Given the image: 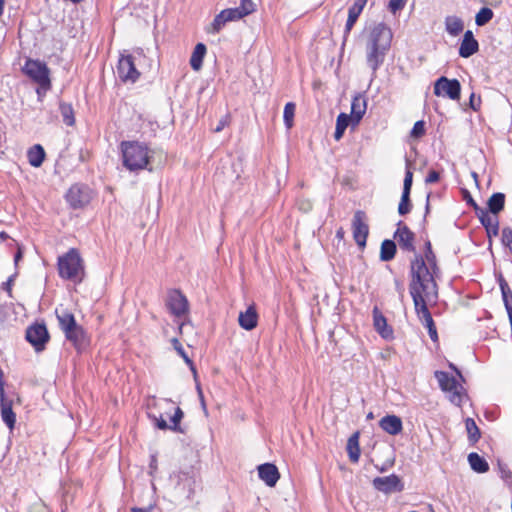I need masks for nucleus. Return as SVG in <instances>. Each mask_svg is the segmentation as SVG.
Returning a JSON list of instances; mask_svg holds the SVG:
<instances>
[{
    "instance_id": "obj_1",
    "label": "nucleus",
    "mask_w": 512,
    "mask_h": 512,
    "mask_svg": "<svg viewBox=\"0 0 512 512\" xmlns=\"http://www.w3.org/2000/svg\"><path fill=\"white\" fill-rule=\"evenodd\" d=\"M422 254L415 253L410 261L409 293L413 302L438 300V284L436 278L441 274L440 267H432L424 263Z\"/></svg>"
},
{
    "instance_id": "obj_2",
    "label": "nucleus",
    "mask_w": 512,
    "mask_h": 512,
    "mask_svg": "<svg viewBox=\"0 0 512 512\" xmlns=\"http://www.w3.org/2000/svg\"><path fill=\"white\" fill-rule=\"evenodd\" d=\"M393 33L384 23L376 24L370 31L366 44V62L372 70V77L384 63L387 52L391 47Z\"/></svg>"
},
{
    "instance_id": "obj_3",
    "label": "nucleus",
    "mask_w": 512,
    "mask_h": 512,
    "mask_svg": "<svg viewBox=\"0 0 512 512\" xmlns=\"http://www.w3.org/2000/svg\"><path fill=\"white\" fill-rule=\"evenodd\" d=\"M123 166L129 171L143 170L149 164V148L138 141H122L120 143Z\"/></svg>"
},
{
    "instance_id": "obj_4",
    "label": "nucleus",
    "mask_w": 512,
    "mask_h": 512,
    "mask_svg": "<svg viewBox=\"0 0 512 512\" xmlns=\"http://www.w3.org/2000/svg\"><path fill=\"white\" fill-rule=\"evenodd\" d=\"M58 274L64 280L81 282L84 278V262L76 248H70L58 257Z\"/></svg>"
},
{
    "instance_id": "obj_5",
    "label": "nucleus",
    "mask_w": 512,
    "mask_h": 512,
    "mask_svg": "<svg viewBox=\"0 0 512 512\" xmlns=\"http://www.w3.org/2000/svg\"><path fill=\"white\" fill-rule=\"evenodd\" d=\"M434 376L437 379L441 390L449 394L448 397L451 403L460 407L466 397L463 386L448 372L435 371Z\"/></svg>"
},
{
    "instance_id": "obj_6",
    "label": "nucleus",
    "mask_w": 512,
    "mask_h": 512,
    "mask_svg": "<svg viewBox=\"0 0 512 512\" xmlns=\"http://www.w3.org/2000/svg\"><path fill=\"white\" fill-rule=\"evenodd\" d=\"M22 71L45 91L51 88L50 70L45 62L28 58Z\"/></svg>"
},
{
    "instance_id": "obj_7",
    "label": "nucleus",
    "mask_w": 512,
    "mask_h": 512,
    "mask_svg": "<svg viewBox=\"0 0 512 512\" xmlns=\"http://www.w3.org/2000/svg\"><path fill=\"white\" fill-rule=\"evenodd\" d=\"M25 339L29 342L36 352L45 350L50 341V334L44 322H34L26 329Z\"/></svg>"
},
{
    "instance_id": "obj_8",
    "label": "nucleus",
    "mask_w": 512,
    "mask_h": 512,
    "mask_svg": "<svg viewBox=\"0 0 512 512\" xmlns=\"http://www.w3.org/2000/svg\"><path fill=\"white\" fill-rule=\"evenodd\" d=\"M93 198L92 189L85 184L72 185L65 195V199L72 209H82Z\"/></svg>"
},
{
    "instance_id": "obj_9",
    "label": "nucleus",
    "mask_w": 512,
    "mask_h": 512,
    "mask_svg": "<svg viewBox=\"0 0 512 512\" xmlns=\"http://www.w3.org/2000/svg\"><path fill=\"white\" fill-rule=\"evenodd\" d=\"M434 94L436 96L448 97L451 100H459L461 95V84L457 79H449L441 76L434 83Z\"/></svg>"
},
{
    "instance_id": "obj_10",
    "label": "nucleus",
    "mask_w": 512,
    "mask_h": 512,
    "mask_svg": "<svg viewBox=\"0 0 512 512\" xmlns=\"http://www.w3.org/2000/svg\"><path fill=\"white\" fill-rule=\"evenodd\" d=\"M117 75L124 82L135 83L140 78V72L136 69L134 57L130 54H121L117 64Z\"/></svg>"
},
{
    "instance_id": "obj_11",
    "label": "nucleus",
    "mask_w": 512,
    "mask_h": 512,
    "mask_svg": "<svg viewBox=\"0 0 512 512\" xmlns=\"http://www.w3.org/2000/svg\"><path fill=\"white\" fill-rule=\"evenodd\" d=\"M352 233L356 244L363 249L366 246L369 235V226L367 224L366 213L362 210H357L354 213L352 219Z\"/></svg>"
},
{
    "instance_id": "obj_12",
    "label": "nucleus",
    "mask_w": 512,
    "mask_h": 512,
    "mask_svg": "<svg viewBox=\"0 0 512 512\" xmlns=\"http://www.w3.org/2000/svg\"><path fill=\"white\" fill-rule=\"evenodd\" d=\"M166 306L169 312L176 317L184 316L189 310L188 300L179 289L168 291Z\"/></svg>"
},
{
    "instance_id": "obj_13",
    "label": "nucleus",
    "mask_w": 512,
    "mask_h": 512,
    "mask_svg": "<svg viewBox=\"0 0 512 512\" xmlns=\"http://www.w3.org/2000/svg\"><path fill=\"white\" fill-rule=\"evenodd\" d=\"M397 229L394 232V239L397 240L401 250L406 252L416 253L415 247V233L409 229V227L403 222L398 221L396 224Z\"/></svg>"
},
{
    "instance_id": "obj_14",
    "label": "nucleus",
    "mask_w": 512,
    "mask_h": 512,
    "mask_svg": "<svg viewBox=\"0 0 512 512\" xmlns=\"http://www.w3.org/2000/svg\"><path fill=\"white\" fill-rule=\"evenodd\" d=\"M372 485L377 491L385 494L401 492L404 490V483L396 474H391L385 477H376L373 479Z\"/></svg>"
},
{
    "instance_id": "obj_15",
    "label": "nucleus",
    "mask_w": 512,
    "mask_h": 512,
    "mask_svg": "<svg viewBox=\"0 0 512 512\" xmlns=\"http://www.w3.org/2000/svg\"><path fill=\"white\" fill-rule=\"evenodd\" d=\"M65 338L73 344L78 352H82L90 345V338L86 330L81 325H75L70 331L63 332Z\"/></svg>"
},
{
    "instance_id": "obj_16",
    "label": "nucleus",
    "mask_w": 512,
    "mask_h": 512,
    "mask_svg": "<svg viewBox=\"0 0 512 512\" xmlns=\"http://www.w3.org/2000/svg\"><path fill=\"white\" fill-rule=\"evenodd\" d=\"M241 18V14L238 13V10L235 8H229L222 10L219 14H217L211 23V30H208L210 33H219L221 29L225 26L227 22L239 20Z\"/></svg>"
},
{
    "instance_id": "obj_17",
    "label": "nucleus",
    "mask_w": 512,
    "mask_h": 512,
    "mask_svg": "<svg viewBox=\"0 0 512 512\" xmlns=\"http://www.w3.org/2000/svg\"><path fill=\"white\" fill-rule=\"evenodd\" d=\"M259 478L269 487H274L280 479L277 466L273 463H264L257 467Z\"/></svg>"
},
{
    "instance_id": "obj_18",
    "label": "nucleus",
    "mask_w": 512,
    "mask_h": 512,
    "mask_svg": "<svg viewBox=\"0 0 512 512\" xmlns=\"http://www.w3.org/2000/svg\"><path fill=\"white\" fill-rule=\"evenodd\" d=\"M259 315L255 304L247 307L245 311H241L238 317V323L241 328L251 331L258 325Z\"/></svg>"
},
{
    "instance_id": "obj_19",
    "label": "nucleus",
    "mask_w": 512,
    "mask_h": 512,
    "mask_svg": "<svg viewBox=\"0 0 512 512\" xmlns=\"http://www.w3.org/2000/svg\"><path fill=\"white\" fill-rule=\"evenodd\" d=\"M368 0H355L351 7L348 9V18L345 24L344 29V40L347 39V36L351 32L353 26L355 25L358 17L361 15L364 7L366 6Z\"/></svg>"
},
{
    "instance_id": "obj_20",
    "label": "nucleus",
    "mask_w": 512,
    "mask_h": 512,
    "mask_svg": "<svg viewBox=\"0 0 512 512\" xmlns=\"http://www.w3.org/2000/svg\"><path fill=\"white\" fill-rule=\"evenodd\" d=\"M367 109V99L364 94H357L353 97L351 102V114L349 115L352 119V124L357 125L363 118Z\"/></svg>"
},
{
    "instance_id": "obj_21",
    "label": "nucleus",
    "mask_w": 512,
    "mask_h": 512,
    "mask_svg": "<svg viewBox=\"0 0 512 512\" xmlns=\"http://www.w3.org/2000/svg\"><path fill=\"white\" fill-rule=\"evenodd\" d=\"M479 50V43L474 38L473 32L467 30L464 33L462 42L459 47V55L463 58H469Z\"/></svg>"
},
{
    "instance_id": "obj_22",
    "label": "nucleus",
    "mask_w": 512,
    "mask_h": 512,
    "mask_svg": "<svg viewBox=\"0 0 512 512\" xmlns=\"http://www.w3.org/2000/svg\"><path fill=\"white\" fill-rule=\"evenodd\" d=\"M1 418L9 429H13L16 423V414L12 409V400H9L4 393H0Z\"/></svg>"
},
{
    "instance_id": "obj_23",
    "label": "nucleus",
    "mask_w": 512,
    "mask_h": 512,
    "mask_svg": "<svg viewBox=\"0 0 512 512\" xmlns=\"http://www.w3.org/2000/svg\"><path fill=\"white\" fill-rule=\"evenodd\" d=\"M380 428L390 435H398L403 429L402 420L396 415H386L379 421Z\"/></svg>"
},
{
    "instance_id": "obj_24",
    "label": "nucleus",
    "mask_w": 512,
    "mask_h": 512,
    "mask_svg": "<svg viewBox=\"0 0 512 512\" xmlns=\"http://www.w3.org/2000/svg\"><path fill=\"white\" fill-rule=\"evenodd\" d=\"M413 303H414L415 312L418 315L422 324L427 329H429V327L434 326L435 325L434 320H433L432 315L428 309V304L433 303V301L421 300V301H417V302H413Z\"/></svg>"
},
{
    "instance_id": "obj_25",
    "label": "nucleus",
    "mask_w": 512,
    "mask_h": 512,
    "mask_svg": "<svg viewBox=\"0 0 512 512\" xmlns=\"http://www.w3.org/2000/svg\"><path fill=\"white\" fill-rule=\"evenodd\" d=\"M373 320L375 330L384 339H390L393 337V329L388 326L386 318L378 311L377 308L373 310Z\"/></svg>"
},
{
    "instance_id": "obj_26",
    "label": "nucleus",
    "mask_w": 512,
    "mask_h": 512,
    "mask_svg": "<svg viewBox=\"0 0 512 512\" xmlns=\"http://www.w3.org/2000/svg\"><path fill=\"white\" fill-rule=\"evenodd\" d=\"M46 157V153L42 145L35 144L27 151V159L31 166L38 168L42 165Z\"/></svg>"
},
{
    "instance_id": "obj_27",
    "label": "nucleus",
    "mask_w": 512,
    "mask_h": 512,
    "mask_svg": "<svg viewBox=\"0 0 512 512\" xmlns=\"http://www.w3.org/2000/svg\"><path fill=\"white\" fill-rule=\"evenodd\" d=\"M55 314L59 323V327L63 332L66 330L70 331L71 328L77 325L74 315L67 309H56Z\"/></svg>"
},
{
    "instance_id": "obj_28",
    "label": "nucleus",
    "mask_w": 512,
    "mask_h": 512,
    "mask_svg": "<svg viewBox=\"0 0 512 512\" xmlns=\"http://www.w3.org/2000/svg\"><path fill=\"white\" fill-rule=\"evenodd\" d=\"M206 52L207 48L204 43L196 44L190 58V66L193 70L198 71L201 69Z\"/></svg>"
},
{
    "instance_id": "obj_29",
    "label": "nucleus",
    "mask_w": 512,
    "mask_h": 512,
    "mask_svg": "<svg viewBox=\"0 0 512 512\" xmlns=\"http://www.w3.org/2000/svg\"><path fill=\"white\" fill-rule=\"evenodd\" d=\"M347 452L351 462L356 463L360 457L359 432L353 433L347 441Z\"/></svg>"
},
{
    "instance_id": "obj_30",
    "label": "nucleus",
    "mask_w": 512,
    "mask_h": 512,
    "mask_svg": "<svg viewBox=\"0 0 512 512\" xmlns=\"http://www.w3.org/2000/svg\"><path fill=\"white\" fill-rule=\"evenodd\" d=\"M482 226L485 228L488 242H489V249L492 247V237H495L499 234V220L498 217H488L487 219H483L482 222H480Z\"/></svg>"
},
{
    "instance_id": "obj_31",
    "label": "nucleus",
    "mask_w": 512,
    "mask_h": 512,
    "mask_svg": "<svg viewBox=\"0 0 512 512\" xmlns=\"http://www.w3.org/2000/svg\"><path fill=\"white\" fill-rule=\"evenodd\" d=\"M487 205L490 213L497 216L504 209L505 194L501 192L493 193L488 199Z\"/></svg>"
},
{
    "instance_id": "obj_32",
    "label": "nucleus",
    "mask_w": 512,
    "mask_h": 512,
    "mask_svg": "<svg viewBox=\"0 0 512 512\" xmlns=\"http://www.w3.org/2000/svg\"><path fill=\"white\" fill-rule=\"evenodd\" d=\"M468 462L471 469L477 473H486L489 470L488 462L476 452L468 455Z\"/></svg>"
},
{
    "instance_id": "obj_33",
    "label": "nucleus",
    "mask_w": 512,
    "mask_h": 512,
    "mask_svg": "<svg viewBox=\"0 0 512 512\" xmlns=\"http://www.w3.org/2000/svg\"><path fill=\"white\" fill-rule=\"evenodd\" d=\"M397 251L396 243L391 239H385L381 243L380 260L384 262L394 259Z\"/></svg>"
},
{
    "instance_id": "obj_34",
    "label": "nucleus",
    "mask_w": 512,
    "mask_h": 512,
    "mask_svg": "<svg viewBox=\"0 0 512 512\" xmlns=\"http://www.w3.org/2000/svg\"><path fill=\"white\" fill-rule=\"evenodd\" d=\"M445 29L450 35L457 36L463 31L464 23L457 16H447L445 18Z\"/></svg>"
},
{
    "instance_id": "obj_35",
    "label": "nucleus",
    "mask_w": 512,
    "mask_h": 512,
    "mask_svg": "<svg viewBox=\"0 0 512 512\" xmlns=\"http://www.w3.org/2000/svg\"><path fill=\"white\" fill-rule=\"evenodd\" d=\"M350 123H352V119L348 114L340 113L337 116L336 128H335V132H334L335 140L338 141L343 137L345 130L347 129V127L349 126Z\"/></svg>"
},
{
    "instance_id": "obj_36",
    "label": "nucleus",
    "mask_w": 512,
    "mask_h": 512,
    "mask_svg": "<svg viewBox=\"0 0 512 512\" xmlns=\"http://www.w3.org/2000/svg\"><path fill=\"white\" fill-rule=\"evenodd\" d=\"M59 111L62 116L63 122L67 126H73L75 124V114L72 104L60 102Z\"/></svg>"
},
{
    "instance_id": "obj_37",
    "label": "nucleus",
    "mask_w": 512,
    "mask_h": 512,
    "mask_svg": "<svg viewBox=\"0 0 512 512\" xmlns=\"http://www.w3.org/2000/svg\"><path fill=\"white\" fill-rule=\"evenodd\" d=\"M465 428L468 434V440L470 444L477 443L481 437V433L473 418L468 417L465 420Z\"/></svg>"
},
{
    "instance_id": "obj_38",
    "label": "nucleus",
    "mask_w": 512,
    "mask_h": 512,
    "mask_svg": "<svg viewBox=\"0 0 512 512\" xmlns=\"http://www.w3.org/2000/svg\"><path fill=\"white\" fill-rule=\"evenodd\" d=\"M172 344H173L174 349L177 351V353L183 358L185 363L189 366L190 370L192 371V373L194 375V378L196 379V377H197L196 367H195L193 361L190 359V357L185 352L182 344L179 342V340L177 338L172 339Z\"/></svg>"
},
{
    "instance_id": "obj_39",
    "label": "nucleus",
    "mask_w": 512,
    "mask_h": 512,
    "mask_svg": "<svg viewBox=\"0 0 512 512\" xmlns=\"http://www.w3.org/2000/svg\"><path fill=\"white\" fill-rule=\"evenodd\" d=\"M422 259L425 261L424 263L429 266L439 267L436 254L434 253L432 244L429 240L424 244V254H422Z\"/></svg>"
},
{
    "instance_id": "obj_40",
    "label": "nucleus",
    "mask_w": 512,
    "mask_h": 512,
    "mask_svg": "<svg viewBox=\"0 0 512 512\" xmlns=\"http://www.w3.org/2000/svg\"><path fill=\"white\" fill-rule=\"evenodd\" d=\"M494 13L488 7L481 8L475 16V23L477 26H484L492 20Z\"/></svg>"
},
{
    "instance_id": "obj_41",
    "label": "nucleus",
    "mask_w": 512,
    "mask_h": 512,
    "mask_svg": "<svg viewBox=\"0 0 512 512\" xmlns=\"http://www.w3.org/2000/svg\"><path fill=\"white\" fill-rule=\"evenodd\" d=\"M184 417V412L180 407L175 409L173 416L170 418V430L177 433H185V430L181 427L180 422Z\"/></svg>"
},
{
    "instance_id": "obj_42",
    "label": "nucleus",
    "mask_w": 512,
    "mask_h": 512,
    "mask_svg": "<svg viewBox=\"0 0 512 512\" xmlns=\"http://www.w3.org/2000/svg\"><path fill=\"white\" fill-rule=\"evenodd\" d=\"M296 110V104L294 102L286 103L283 111V120L285 126L290 129L293 126V120Z\"/></svg>"
},
{
    "instance_id": "obj_43",
    "label": "nucleus",
    "mask_w": 512,
    "mask_h": 512,
    "mask_svg": "<svg viewBox=\"0 0 512 512\" xmlns=\"http://www.w3.org/2000/svg\"><path fill=\"white\" fill-rule=\"evenodd\" d=\"M410 194L411 193L402 192L401 199L398 205V213L401 216L407 215L412 210L413 205L410 199Z\"/></svg>"
},
{
    "instance_id": "obj_44",
    "label": "nucleus",
    "mask_w": 512,
    "mask_h": 512,
    "mask_svg": "<svg viewBox=\"0 0 512 512\" xmlns=\"http://www.w3.org/2000/svg\"><path fill=\"white\" fill-rule=\"evenodd\" d=\"M241 18L253 13L255 11V4L252 0H241L240 6L236 7Z\"/></svg>"
},
{
    "instance_id": "obj_45",
    "label": "nucleus",
    "mask_w": 512,
    "mask_h": 512,
    "mask_svg": "<svg viewBox=\"0 0 512 512\" xmlns=\"http://www.w3.org/2000/svg\"><path fill=\"white\" fill-rule=\"evenodd\" d=\"M412 183H413V172L410 168L409 161H407L402 192L411 193Z\"/></svg>"
},
{
    "instance_id": "obj_46",
    "label": "nucleus",
    "mask_w": 512,
    "mask_h": 512,
    "mask_svg": "<svg viewBox=\"0 0 512 512\" xmlns=\"http://www.w3.org/2000/svg\"><path fill=\"white\" fill-rule=\"evenodd\" d=\"M501 243L509 249L512 254V228L504 227L501 233Z\"/></svg>"
},
{
    "instance_id": "obj_47",
    "label": "nucleus",
    "mask_w": 512,
    "mask_h": 512,
    "mask_svg": "<svg viewBox=\"0 0 512 512\" xmlns=\"http://www.w3.org/2000/svg\"><path fill=\"white\" fill-rule=\"evenodd\" d=\"M498 470L500 477L508 484L512 483V471L509 469L506 463L498 461Z\"/></svg>"
},
{
    "instance_id": "obj_48",
    "label": "nucleus",
    "mask_w": 512,
    "mask_h": 512,
    "mask_svg": "<svg viewBox=\"0 0 512 512\" xmlns=\"http://www.w3.org/2000/svg\"><path fill=\"white\" fill-rule=\"evenodd\" d=\"M425 122L423 120L416 121L414 126L410 132L411 137L413 138H421L425 135Z\"/></svg>"
},
{
    "instance_id": "obj_49",
    "label": "nucleus",
    "mask_w": 512,
    "mask_h": 512,
    "mask_svg": "<svg viewBox=\"0 0 512 512\" xmlns=\"http://www.w3.org/2000/svg\"><path fill=\"white\" fill-rule=\"evenodd\" d=\"M148 417L153 420L155 426L160 429V430H167L169 429L170 430V425H168V423L166 422V420L163 418L162 415H160L159 417L154 415V414H148Z\"/></svg>"
},
{
    "instance_id": "obj_50",
    "label": "nucleus",
    "mask_w": 512,
    "mask_h": 512,
    "mask_svg": "<svg viewBox=\"0 0 512 512\" xmlns=\"http://www.w3.org/2000/svg\"><path fill=\"white\" fill-rule=\"evenodd\" d=\"M501 294H502V300H503V303H504V306H505V309H510L512 308V290L511 288H504L503 290H501Z\"/></svg>"
},
{
    "instance_id": "obj_51",
    "label": "nucleus",
    "mask_w": 512,
    "mask_h": 512,
    "mask_svg": "<svg viewBox=\"0 0 512 512\" xmlns=\"http://www.w3.org/2000/svg\"><path fill=\"white\" fill-rule=\"evenodd\" d=\"M18 275V271H15L14 274H12L7 281L2 283V289L7 292L9 297H12V286L14 283L15 278Z\"/></svg>"
},
{
    "instance_id": "obj_52",
    "label": "nucleus",
    "mask_w": 512,
    "mask_h": 512,
    "mask_svg": "<svg viewBox=\"0 0 512 512\" xmlns=\"http://www.w3.org/2000/svg\"><path fill=\"white\" fill-rule=\"evenodd\" d=\"M407 0H389L388 8L392 13H396L404 8Z\"/></svg>"
},
{
    "instance_id": "obj_53",
    "label": "nucleus",
    "mask_w": 512,
    "mask_h": 512,
    "mask_svg": "<svg viewBox=\"0 0 512 512\" xmlns=\"http://www.w3.org/2000/svg\"><path fill=\"white\" fill-rule=\"evenodd\" d=\"M469 106L472 110L478 111L481 106V97H476L475 93H472L469 99Z\"/></svg>"
},
{
    "instance_id": "obj_54",
    "label": "nucleus",
    "mask_w": 512,
    "mask_h": 512,
    "mask_svg": "<svg viewBox=\"0 0 512 512\" xmlns=\"http://www.w3.org/2000/svg\"><path fill=\"white\" fill-rule=\"evenodd\" d=\"M475 214L476 216L478 217L479 221L482 222L483 219H487L488 217H490L489 213V209H483L481 208L479 205H475Z\"/></svg>"
},
{
    "instance_id": "obj_55",
    "label": "nucleus",
    "mask_w": 512,
    "mask_h": 512,
    "mask_svg": "<svg viewBox=\"0 0 512 512\" xmlns=\"http://www.w3.org/2000/svg\"><path fill=\"white\" fill-rule=\"evenodd\" d=\"M229 119H230V116L228 114L223 116L219 120L217 126L214 128V132H216V133L221 132L229 124Z\"/></svg>"
},
{
    "instance_id": "obj_56",
    "label": "nucleus",
    "mask_w": 512,
    "mask_h": 512,
    "mask_svg": "<svg viewBox=\"0 0 512 512\" xmlns=\"http://www.w3.org/2000/svg\"><path fill=\"white\" fill-rule=\"evenodd\" d=\"M196 389H197L198 397H199L200 404H201V407L203 409V412L205 413V415H207L208 414V409H207V406H206L204 394H203V391L201 389L200 384L196 385Z\"/></svg>"
},
{
    "instance_id": "obj_57",
    "label": "nucleus",
    "mask_w": 512,
    "mask_h": 512,
    "mask_svg": "<svg viewBox=\"0 0 512 512\" xmlns=\"http://www.w3.org/2000/svg\"><path fill=\"white\" fill-rule=\"evenodd\" d=\"M439 179H440L439 172L436 170H430L428 175L426 176L425 182L426 183H435V182L439 181Z\"/></svg>"
},
{
    "instance_id": "obj_58",
    "label": "nucleus",
    "mask_w": 512,
    "mask_h": 512,
    "mask_svg": "<svg viewBox=\"0 0 512 512\" xmlns=\"http://www.w3.org/2000/svg\"><path fill=\"white\" fill-rule=\"evenodd\" d=\"M394 465V460L386 461L382 466L375 465L376 469L383 473Z\"/></svg>"
},
{
    "instance_id": "obj_59",
    "label": "nucleus",
    "mask_w": 512,
    "mask_h": 512,
    "mask_svg": "<svg viewBox=\"0 0 512 512\" xmlns=\"http://www.w3.org/2000/svg\"><path fill=\"white\" fill-rule=\"evenodd\" d=\"M428 334H429L430 339L433 342H437L438 341V333H437V329H436L435 325L432 326V327H429Z\"/></svg>"
},
{
    "instance_id": "obj_60",
    "label": "nucleus",
    "mask_w": 512,
    "mask_h": 512,
    "mask_svg": "<svg viewBox=\"0 0 512 512\" xmlns=\"http://www.w3.org/2000/svg\"><path fill=\"white\" fill-rule=\"evenodd\" d=\"M150 473L152 474L157 470V457L156 455H152L149 463Z\"/></svg>"
},
{
    "instance_id": "obj_61",
    "label": "nucleus",
    "mask_w": 512,
    "mask_h": 512,
    "mask_svg": "<svg viewBox=\"0 0 512 512\" xmlns=\"http://www.w3.org/2000/svg\"><path fill=\"white\" fill-rule=\"evenodd\" d=\"M497 280H498L500 290H503L504 287H505V289L510 287L502 274H499Z\"/></svg>"
},
{
    "instance_id": "obj_62",
    "label": "nucleus",
    "mask_w": 512,
    "mask_h": 512,
    "mask_svg": "<svg viewBox=\"0 0 512 512\" xmlns=\"http://www.w3.org/2000/svg\"><path fill=\"white\" fill-rule=\"evenodd\" d=\"M497 280H498L500 290H503L504 287H505V289L510 287L502 274H499Z\"/></svg>"
},
{
    "instance_id": "obj_63",
    "label": "nucleus",
    "mask_w": 512,
    "mask_h": 512,
    "mask_svg": "<svg viewBox=\"0 0 512 512\" xmlns=\"http://www.w3.org/2000/svg\"><path fill=\"white\" fill-rule=\"evenodd\" d=\"M466 202L469 206H471L473 209H475V205H478L476 201L471 197L468 191H466Z\"/></svg>"
},
{
    "instance_id": "obj_64",
    "label": "nucleus",
    "mask_w": 512,
    "mask_h": 512,
    "mask_svg": "<svg viewBox=\"0 0 512 512\" xmlns=\"http://www.w3.org/2000/svg\"><path fill=\"white\" fill-rule=\"evenodd\" d=\"M22 257H23V252H22L21 248L18 246L17 252L14 255L15 266L18 265V263L22 259Z\"/></svg>"
}]
</instances>
